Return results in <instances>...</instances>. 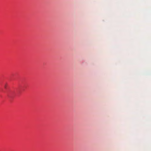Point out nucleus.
<instances>
[{"label":"nucleus","instance_id":"obj_1","mask_svg":"<svg viewBox=\"0 0 151 151\" xmlns=\"http://www.w3.org/2000/svg\"><path fill=\"white\" fill-rule=\"evenodd\" d=\"M6 85H5V86H4V88H6Z\"/></svg>","mask_w":151,"mask_h":151}]
</instances>
